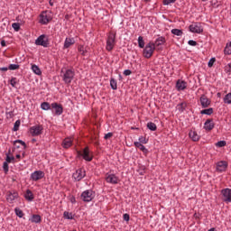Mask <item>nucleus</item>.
I'll use <instances>...</instances> for the list:
<instances>
[{"instance_id": "62", "label": "nucleus", "mask_w": 231, "mask_h": 231, "mask_svg": "<svg viewBox=\"0 0 231 231\" xmlns=\"http://www.w3.org/2000/svg\"><path fill=\"white\" fill-rule=\"evenodd\" d=\"M35 142H37V139H32V143H35Z\"/></svg>"}, {"instance_id": "42", "label": "nucleus", "mask_w": 231, "mask_h": 231, "mask_svg": "<svg viewBox=\"0 0 231 231\" xmlns=\"http://www.w3.org/2000/svg\"><path fill=\"white\" fill-rule=\"evenodd\" d=\"M139 143L142 144L149 143V139L145 138V136H140Z\"/></svg>"}, {"instance_id": "58", "label": "nucleus", "mask_w": 231, "mask_h": 231, "mask_svg": "<svg viewBox=\"0 0 231 231\" xmlns=\"http://www.w3.org/2000/svg\"><path fill=\"white\" fill-rule=\"evenodd\" d=\"M1 46H2L3 48H5V46H6V41L2 40V41H1Z\"/></svg>"}, {"instance_id": "40", "label": "nucleus", "mask_w": 231, "mask_h": 231, "mask_svg": "<svg viewBox=\"0 0 231 231\" xmlns=\"http://www.w3.org/2000/svg\"><path fill=\"white\" fill-rule=\"evenodd\" d=\"M78 51H79L80 54H81L83 57H86V53H88V51H85V50H84V46H83V45H80V46L78 48Z\"/></svg>"}, {"instance_id": "46", "label": "nucleus", "mask_w": 231, "mask_h": 231, "mask_svg": "<svg viewBox=\"0 0 231 231\" xmlns=\"http://www.w3.org/2000/svg\"><path fill=\"white\" fill-rule=\"evenodd\" d=\"M3 169H4L5 173V174H8V171H9L8 162H4Z\"/></svg>"}, {"instance_id": "41", "label": "nucleus", "mask_w": 231, "mask_h": 231, "mask_svg": "<svg viewBox=\"0 0 231 231\" xmlns=\"http://www.w3.org/2000/svg\"><path fill=\"white\" fill-rule=\"evenodd\" d=\"M12 28H14V32H19V30H21V23H14Z\"/></svg>"}, {"instance_id": "19", "label": "nucleus", "mask_w": 231, "mask_h": 231, "mask_svg": "<svg viewBox=\"0 0 231 231\" xmlns=\"http://www.w3.org/2000/svg\"><path fill=\"white\" fill-rule=\"evenodd\" d=\"M51 21V18L50 16H48V14H46V13H42L40 15V23L42 24H48V23H50Z\"/></svg>"}, {"instance_id": "2", "label": "nucleus", "mask_w": 231, "mask_h": 231, "mask_svg": "<svg viewBox=\"0 0 231 231\" xmlns=\"http://www.w3.org/2000/svg\"><path fill=\"white\" fill-rule=\"evenodd\" d=\"M156 50V47L154 45V42H149L143 51V55L144 59H151L152 55H154V51Z\"/></svg>"}, {"instance_id": "43", "label": "nucleus", "mask_w": 231, "mask_h": 231, "mask_svg": "<svg viewBox=\"0 0 231 231\" xmlns=\"http://www.w3.org/2000/svg\"><path fill=\"white\" fill-rule=\"evenodd\" d=\"M20 68V65L19 64H10L8 69L11 70V71H14L15 69H19Z\"/></svg>"}, {"instance_id": "1", "label": "nucleus", "mask_w": 231, "mask_h": 231, "mask_svg": "<svg viewBox=\"0 0 231 231\" xmlns=\"http://www.w3.org/2000/svg\"><path fill=\"white\" fill-rule=\"evenodd\" d=\"M60 73H62L61 79L64 84H66L67 86H69V84L73 82V79H75V69H68L65 71L61 69Z\"/></svg>"}, {"instance_id": "10", "label": "nucleus", "mask_w": 231, "mask_h": 231, "mask_svg": "<svg viewBox=\"0 0 231 231\" xmlns=\"http://www.w3.org/2000/svg\"><path fill=\"white\" fill-rule=\"evenodd\" d=\"M224 203H231V189L226 188L221 190Z\"/></svg>"}, {"instance_id": "48", "label": "nucleus", "mask_w": 231, "mask_h": 231, "mask_svg": "<svg viewBox=\"0 0 231 231\" xmlns=\"http://www.w3.org/2000/svg\"><path fill=\"white\" fill-rule=\"evenodd\" d=\"M216 62V58H211L208 63V68H212Z\"/></svg>"}, {"instance_id": "32", "label": "nucleus", "mask_w": 231, "mask_h": 231, "mask_svg": "<svg viewBox=\"0 0 231 231\" xmlns=\"http://www.w3.org/2000/svg\"><path fill=\"white\" fill-rule=\"evenodd\" d=\"M171 33L177 37H181V35H183V31L180 29H172Z\"/></svg>"}, {"instance_id": "54", "label": "nucleus", "mask_w": 231, "mask_h": 231, "mask_svg": "<svg viewBox=\"0 0 231 231\" xmlns=\"http://www.w3.org/2000/svg\"><path fill=\"white\" fill-rule=\"evenodd\" d=\"M123 218H124V221H129V219H131V217L129 216V214H124L123 215Z\"/></svg>"}, {"instance_id": "52", "label": "nucleus", "mask_w": 231, "mask_h": 231, "mask_svg": "<svg viewBox=\"0 0 231 231\" xmlns=\"http://www.w3.org/2000/svg\"><path fill=\"white\" fill-rule=\"evenodd\" d=\"M123 73L125 77H129V75H131L133 73V71H131V69H125V70H124Z\"/></svg>"}, {"instance_id": "59", "label": "nucleus", "mask_w": 231, "mask_h": 231, "mask_svg": "<svg viewBox=\"0 0 231 231\" xmlns=\"http://www.w3.org/2000/svg\"><path fill=\"white\" fill-rule=\"evenodd\" d=\"M70 202H71V203H77V199H75V197H72V198L70 199Z\"/></svg>"}, {"instance_id": "24", "label": "nucleus", "mask_w": 231, "mask_h": 231, "mask_svg": "<svg viewBox=\"0 0 231 231\" xmlns=\"http://www.w3.org/2000/svg\"><path fill=\"white\" fill-rule=\"evenodd\" d=\"M42 218L40 215H32L31 217V223H41Z\"/></svg>"}, {"instance_id": "22", "label": "nucleus", "mask_w": 231, "mask_h": 231, "mask_svg": "<svg viewBox=\"0 0 231 231\" xmlns=\"http://www.w3.org/2000/svg\"><path fill=\"white\" fill-rule=\"evenodd\" d=\"M200 104L202 107H208V106H210V101L207 96H202L200 97Z\"/></svg>"}, {"instance_id": "20", "label": "nucleus", "mask_w": 231, "mask_h": 231, "mask_svg": "<svg viewBox=\"0 0 231 231\" xmlns=\"http://www.w3.org/2000/svg\"><path fill=\"white\" fill-rule=\"evenodd\" d=\"M71 145H73V139L67 137L63 140L62 142V147L64 149H69V147H71Z\"/></svg>"}, {"instance_id": "47", "label": "nucleus", "mask_w": 231, "mask_h": 231, "mask_svg": "<svg viewBox=\"0 0 231 231\" xmlns=\"http://www.w3.org/2000/svg\"><path fill=\"white\" fill-rule=\"evenodd\" d=\"M226 145V141H219L216 143L217 147H225Z\"/></svg>"}, {"instance_id": "55", "label": "nucleus", "mask_w": 231, "mask_h": 231, "mask_svg": "<svg viewBox=\"0 0 231 231\" xmlns=\"http://www.w3.org/2000/svg\"><path fill=\"white\" fill-rule=\"evenodd\" d=\"M113 133H107L105 134L104 138L105 140H109V138H112Z\"/></svg>"}, {"instance_id": "64", "label": "nucleus", "mask_w": 231, "mask_h": 231, "mask_svg": "<svg viewBox=\"0 0 231 231\" xmlns=\"http://www.w3.org/2000/svg\"><path fill=\"white\" fill-rule=\"evenodd\" d=\"M217 97H221V93H217Z\"/></svg>"}, {"instance_id": "36", "label": "nucleus", "mask_w": 231, "mask_h": 231, "mask_svg": "<svg viewBox=\"0 0 231 231\" xmlns=\"http://www.w3.org/2000/svg\"><path fill=\"white\" fill-rule=\"evenodd\" d=\"M15 162V157L10 156L8 153L6 154L5 162L7 163H14Z\"/></svg>"}, {"instance_id": "6", "label": "nucleus", "mask_w": 231, "mask_h": 231, "mask_svg": "<svg viewBox=\"0 0 231 231\" xmlns=\"http://www.w3.org/2000/svg\"><path fill=\"white\" fill-rule=\"evenodd\" d=\"M42 131H44L42 125H36L29 129V133L32 136H41V134H42Z\"/></svg>"}, {"instance_id": "56", "label": "nucleus", "mask_w": 231, "mask_h": 231, "mask_svg": "<svg viewBox=\"0 0 231 231\" xmlns=\"http://www.w3.org/2000/svg\"><path fill=\"white\" fill-rule=\"evenodd\" d=\"M134 144L135 147H137V149H140V147H142V143L140 142H134Z\"/></svg>"}, {"instance_id": "29", "label": "nucleus", "mask_w": 231, "mask_h": 231, "mask_svg": "<svg viewBox=\"0 0 231 231\" xmlns=\"http://www.w3.org/2000/svg\"><path fill=\"white\" fill-rule=\"evenodd\" d=\"M41 108L43 111H48V110L51 109V105H50V103H48V102H43L41 104Z\"/></svg>"}, {"instance_id": "35", "label": "nucleus", "mask_w": 231, "mask_h": 231, "mask_svg": "<svg viewBox=\"0 0 231 231\" xmlns=\"http://www.w3.org/2000/svg\"><path fill=\"white\" fill-rule=\"evenodd\" d=\"M147 127L150 129V131H156V129H158V127L156 126V124L152 122L147 123Z\"/></svg>"}, {"instance_id": "31", "label": "nucleus", "mask_w": 231, "mask_h": 231, "mask_svg": "<svg viewBox=\"0 0 231 231\" xmlns=\"http://www.w3.org/2000/svg\"><path fill=\"white\" fill-rule=\"evenodd\" d=\"M32 69L35 75H42V71H41V69L37 65H32Z\"/></svg>"}, {"instance_id": "45", "label": "nucleus", "mask_w": 231, "mask_h": 231, "mask_svg": "<svg viewBox=\"0 0 231 231\" xmlns=\"http://www.w3.org/2000/svg\"><path fill=\"white\" fill-rule=\"evenodd\" d=\"M10 84L12 88H15V86H17V78H12L10 80Z\"/></svg>"}, {"instance_id": "53", "label": "nucleus", "mask_w": 231, "mask_h": 231, "mask_svg": "<svg viewBox=\"0 0 231 231\" xmlns=\"http://www.w3.org/2000/svg\"><path fill=\"white\" fill-rule=\"evenodd\" d=\"M176 0H163L164 5H169L171 3H174Z\"/></svg>"}, {"instance_id": "13", "label": "nucleus", "mask_w": 231, "mask_h": 231, "mask_svg": "<svg viewBox=\"0 0 231 231\" xmlns=\"http://www.w3.org/2000/svg\"><path fill=\"white\" fill-rule=\"evenodd\" d=\"M106 183H110L111 185H118L120 179L115 174H106Z\"/></svg>"}, {"instance_id": "37", "label": "nucleus", "mask_w": 231, "mask_h": 231, "mask_svg": "<svg viewBox=\"0 0 231 231\" xmlns=\"http://www.w3.org/2000/svg\"><path fill=\"white\" fill-rule=\"evenodd\" d=\"M224 104H231V93H228L225 96Z\"/></svg>"}, {"instance_id": "12", "label": "nucleus", "mask_w": 231, "mask_h": 231, "mask_svg": "<svg viewBox=\"0 0 231 231\" xmlns=\"http://www.w3.org/2000/svg\"><path fill=\"white\" fill-rule=\"evenodd\" d=\"M45 174L42 171H35L32 172L30 176L31 181H39V180H42L44 178Z\"/></svg>"}, {"instance_id": "28", "label": "nucleus", "mask_w": 231, "mask_h": 231, "mask_svg": "<svg viewBox=\"0 0 231 231\" xmlns=\"http://www.w3.org/2000/svg\"><path fill=\"white\" fill-rule=\"evenodd\" d=\"M214 113V108L210 107V108H207V109H203L200 111V115H208L210 116Z\"/></svg>"}, {"instance_id": "16", "label": "nucleus", "mask_w": 231, "mask_h": 231, "mask_svg": "<svg viewBox=\"0 0 231 231\" xmlns=\"http://www.w3.org/2000/svg\"><path fill=\"white\" fill-rule=\"evenodd\" d=\"M176 88L177 91H185L187 89V82L181 79L177 80Z\"/></svg>"}, {"instance_id": "61", "label": "nucleus", "mask_w": 231, "mask_h": 231, "mask_svg": "<svg viewBox=\"0 0 231 231\" xmlns=\"http://www.w3.org/2000/svg\"><path fill=\"white\" fill-rule=\"evenodd\" d=\"M16 158H17L18 160H20V159H21V154H16Z\"/></svg>"}, {"instance_id": "17", "label": "nucleus", "mask_w": 231, "mask_h": 231, "mask_svg": "<svg viewBox=\"0 0 231 231\" xmlns=\"http://www.w3.org/2000/svg\"><path fill=\"white\" fill-rule=\"evenodd\" d=\"M214 119H207V121L204 124V129L206 131H212L215 127Z\"/></svg>"}, {"instance_id": "33", "label": "nucleus", "mask_w": 231, "mask_h": 231, "mask_svg": "<svg viewBox=\"0 0 231 231\" xmlns=\"http://www.w3.org/2000/svg\"><path fill=\"white\" fill-rule=\"evenodd\" d=\"M177 107H178L180 113H183V111H185V109H187V103L182 102V103L179 104L177 106Z\"/></svg>"}, {"instance_id": "14", "label": "nucleus", "mask_w": 231, "mask_h": 231, "mask_svg": "<svg viewBox=\"0 0 231 231\" xmlns=\"http://www.w3.org/2000/svg\"><path fill=\"white\" fill-rule=\"evenodd\" d=\"M228 167V162L226 161H220L217 163V171L218 172H225Z\"/></svg>"}, {"instance_id": "5", "label": "nucleus", "mask_w": 231, "mask_h": 231, "mask_svg": "<svg viewBox=\"0 0 231 231\" xmlns=\"http://www.w3.org/2000/svg\"><path fill=\"white\" fill-rule=\"evenodd\" d=\"M79 156H82L83 160L86 162H92L93 160V154L91 153V151H89V147L86 146L82 152H78Z\"/></svg>"}, {"instance_id": "26", "label": "nucleus", "mask_w": 231, "mask_h": 231, "mask_svg": "<svg viewBox=\"0 0 231 231\" xmlns=\"http://www.w3.org/2000/svg\"><path fill=\"white\" fill-rule=\"evenodd\" d=\"M33 193L32 192V190L27 189L26 190V194H25V199H27L28 201H33Z\"/></svg>"}, {"instance_id": "49", "label": "nucleus", "mask_w": 231, "mask_h": 231, "mask_svg": "<svg viewBox=\"0 0 231 231\" xmlns=\"http://www.w3.org/2000/svg\"><path fill=\"white\" fill-rule=\"evenodd\" d=\"M139 149H140V151H142V152H143L144 154H147V152H149V150H147V148H145V146H143V144H142Z\"/></svg>"}, {"instance_id": "18", "label": "nucleus", "mask_w": 231, "mask_h": 231, "mask_svg": "<svg viewBox=\"0 0 231 231\" xmlns=\"http://www.w3.org/2000/svg\"><path fill=\"white\" fill-rule=\"evenodd\" d=\"M167 42V40L165 39L164 36H159L155 42H153L155 48H158L159 46H163Z\"/></svg>"}, {"instance_id": "8", "label": "nucleus", "mask_w": 231, "mask_h": 231, "mask_svg": "<svg viewBox=\"0 0 231 231\" xmlns=\"http://www.w3.org/2000/svg\"><path fill=\"white\" fill-rule=\"evenodd\" d=\"M17 198H19L17 190L12 189L6 192V201H8V203H14Z\"/></svg>"}, {"instance_id": "21", "label": "nucleus", "mask_w": 231, "mask_h": 231, "mask_svg": "<svg viewBox=\"0 0 231 231\" xmlns=\"http://www.w3.org/2000/svg\"><path fill=\"white\" fill-rule=\"evenodd\" d=\"M75 44V38H66L64 42L63 48L65 50H68L70 46H73Z\"/></svg>"}, {"instance_id": "38", "label": "nucleus", "mask_w": 231, "mask_h": 231, "mask_svg": "<svg viewBox=\"0 0 231 231\" xmlns=\"http://www.w3.org/2000/svg\"><path fill=\"white\" fill-rule=\"evenodd\" d=\"M14 212H15V215L18 217H23L24 216V213L21 210V208H16L14 209Z\"/></svg>"}, {"instance_id": "4", "label": "nucleus", "mask_w": 231, "mask_h": 231, "mask_svg": "<svg viewBox=\"0 0 231 231\" xmlns=\"http://www.w3.org/2000/svg\"><path fill=\"white\" fill-rule=\"evenodd\" d=\"M81 199L85 203H89L95 199V192L92 189H87L81 193Z\"/></svg>"}, {"instance_id": "11", "label": "nucleus", "mask_w": 231, "mask_h": 231, "mask_svg": "<svg viewBox=\"0 0 231 231\" xmlns=\"http://www.w3.org/2000/svg\"><path fill=\"white\" fill-rule=\"evenodd\" d=\"M46 39V35L42 34L40 35L36 41H35V44L37 46H43V48H48V46H50V42H48V40H44Z\"/></svg>"}, {"instance_id": "27", "label": "nucleus", "mask_w": 231, "mask_h": 231, "mask_svg": "<svg viewBox=\"0 0 231 231\" xmlns=\"http://www.w3.org/2000/svg\"><path fill=\"white\" fill-rule=\"evenodd\" d=\"M225 55H231V42H227L225 49H224Z\"/></svg>"}, {"instance_id": "23", "label": "nucleus", "mask_w": 231, "mask_h": 231, "mask_svg": "<svg viewBox=\"0 0 231 231\" xmlns=\"http://www.w3.org/2000/svg\"><path fill=\"white\" fill-rule=\"evenodd\" d=\"M189 136L190 139H192L193 142H199V135L196 131L190 130L189 133Z\"/></svg>"}, {"instance_id": "44", "label": "nucleus", "mask_w": 231, "mask_h": 231, "mask_svg": "<svg viewBox=\"0 0 231 231\" xmlns=\"http://www.w3.org/2000/svg\"><path fill=\"white\" fill-rule=\"evenodd\" d=\"M63 217H65V219H73V215L68 211H65L63 213Z\"/></svg>"}, {"instance_id": "25", "label": "nucleus", "mask_w": 231, "mask_h": 231, "mask_svg": "<svg viewBox=\"0 0 231 231\" xmlns=\"http://www.w3.org/2000/svg\"><path fill=\"white\" fill-rule=\"evenodd\" d=\"M110 88L114 89V91H116V89H118V84L116 82V79H115L114 78L110 79Z\"/></svg>"}, {"instance_id": "3", "label": "nucleus", "mask_w": 231, "mask_h": 231, "mask_svg": "<svg viewBox=\"0 0 231 231\" xmlns=\"http://www.w3.org/2000/svg\"><path fill=\"white\" fill-rule=\"evenodd\" d=\"M115 44H116V32H109L106 40V51H113Z\"/></svg>"}, {"instance_id": "60", "label": "nucleus", "mask_w": 231, "mask_h": 231, "mask_svg": "<svg viewBox=\"0 0 231 231\" xmlns=\"http://www.w3.org/2000/svg\"><path fill=\"white\" fill-rule=\"evenodd\" d=\"M6 115H10V116H14V112L10 111V112L6 113Z\"/></svg>"}, {"instance_id": "15", "label": "nucleus", "mask_w": 231, "mask_h": 231, "mask_svg": "<svg viewBox=\"0 0 231 231\" xmlns=\"http://www.w3.org/2000/svg\"><path fill=\"white\" fill-rule=\"evenodd\" d=\"M52 109L55 110V115L58 116H60L62 113H64V108H62V105H60L58 103H52L51 105Z\"/></svg>"}, {"instance_id": "34", "label": "nucleus", "mask_w": 231, "mask_h": 231, "mask_svg": "<svg viewBox=\"0 0 231 231\" xmlns=\"http://www.w3.org/2000/svg\"><path fill=\"white\" fill-rule=\"evenodd\" d=\"M138 46H139V48H142V49H143L145 47V41H143V36L138 37Z\"/></svg>"}, {"instance_id": "7", "label": "nucleus", "mask_w": 231, "mask_h": 231, "mask_svg": "<svg viewBox=\"0 0 231 231\" xmlns=\"http://www.w3.org/2000/svg\"><path fill=\"white\" fill-rule=\"evenodd\" d=\"M189 28L191 33H203V26L201 25V23H193Z\"/></svg>"}, {"instance_id": "9", "label": "nucleus", "mask_w": 231, "mask_h": 231, "mask_svg": "<svg viewBox=\"0 0 231 231\" xmlns=\"http://www.w3.org/2000/svg\"><path fill=\"white\" fill-rule=\"evenodd\" d=\"M72 178H74L76 181H80L81 180H84V178H86V170H84L83 168H79L73 173Z\"/></svg>"}, {"instance_id": "51", "label": "nucleus", "mask_w": 231, "mask_h": 231, "mask_svg": "<svg viewBox=\"0 0 231 231\" xmlns=\"http://www.w3.org/2000/svg\"><path fill=\"white\" fill-rule=\"evenodd\" d=\"M188 44H189V46H198V42H196V41H194V40H189V41L188 42Z\"/></svg>"}, {"instance_id": "57", "label": "nucleus", "mask_w": 231, "mask_h": 231, "mask_svg": "<svg viewBox=\"0 0 231 231\" xmlns=\"http://www.w3.org/2000/svg\"><path fill=\"white\" fill-rule=\"evenodd\" d=\"M8 69V67H0V71H7Z\"/></svg>"}, {"instance_id": "50", "label": "nucleus", "mask_w": 231, "mask_h": 231, "mask_svg": "<svg viewBox=\"0 0 231 231\" xmlns=\"http://www.w3.org/2000/svg\"><path fill=\"white\" fill-rule=\"evenodd\" d=\"M226 73H231V62L225 67Z\"/></svg>"}, {"instance_id": "63", "label": "nucleus", "mask_w": 231, "mask_h": 231, "mask_svg": "<svg viewBox=\"0 0 231 231\" xmlns=\"http://www.w3.org/2000/svg\"><path fill=\"white\" fill-rule=\"evenodd\" d=\"M208 231H216V228H210Z\"/></svg>"}, {"instance_id": "39", "label": "nucleus", "mask_w": 231, "mask_h": 231, "mask_svg": "<svg viewBox=\"0 0 231 231\" xmlns=\"http://www.w3.org/2000/svg\"><path fill=\"white\" fill-rule=\"evenodd\" d=\"M19 127H21V120H16L13 128V131H19Z\"/></svg>"}, {"instance_id": "30", "label": "nucleus", "mask_w": 231, "mask_h": 231, "mask_svg": "<svg viewBox=\"0 0 231 231\" xmlns=\"http://www.w3.org/2000/svg\"><path fill=\"white\" fill-rule=\"evenodd\" d=\"M17 143H20L21 145L23 146V149H26V143H24V141H23V140H16V141L14 142V147H16V149H19V147H21V146L17 145Z\"/></svg>"}]
</instances>
